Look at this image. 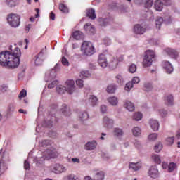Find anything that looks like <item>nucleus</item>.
<instances>
[{
    "instance_id": "1",
    "label": "nucleus",
    "mask_w": 180,
    "mask_h": 180,
    "mask_svg": "<svg viewBox=\"0 0 180 180\" xmlns=\"http://www.w3.org/2000/svg\"><path fill=\"white\" fill-rule=\"evenodd\" d=\"M0 65L1 67H8V68H16L12 58H11V51H2L0 52Z\"/></svg>"
},
{
    "instance_id": "2",
    "label": "nucleus",
    "mask_w": 180,
    "mask_h": 180,
    "mask_svg": "<svg viewBox=\"0 0 180 180\" xmlns=\"http://www.w3.org/2000/svg\"><path fill=\"white\" fill-rule=\"evenodd\" d=\"M56 91L60 95L68 92L69 95H72L75 92V82L74 80H68L66 82V87L63 85H59L56 87Z\"/></svg>"
},
{
    "instance_id": "3",
    "label": "nucleus",
    "mask_w": 180,
    "mask_h": 180,
    "mask_svg": "<svg viewBox=\"0 0 180 180\" xmlns=\"http://www.w3.org/2000/svg\"><path fill=\"white\" fill-rule=\"evenodd\" d=\"M56 154L54 149H47L43 153V156L40 158H37L35 162L37 165H40L44 162L45 160H50V158H56Z\"/></svg>"
},
{
    "instance_id": "4",
    "label": "nucleus",
    "mask_w": 180,
    "mask_h": 180,
    "mask_svg": "<svg viewBox=\"0 0 180 180\" xmlns=\"http://www.w3.org/2000/svg\"><path fill=\"white\" fill-rule=\"evenodd\" d=\"M82 51L84 56L91 57V56L95 54V47L91 41H85L82 44Z\"/></svg>"
},
{
    "instance_id": "5",
    "label": "nucleus",
    "mask_w": 180,
    "mask_h": 180,
    "mask_svg": "<svg viewBox=\"0 0 180 180\" xmlns=\"http://www.w3.org/2000/svg\"><path fill=\"white\" fill-rule=\"evenodd\" d=\"M154 58H155V53L151 50L146 51L142 63L143 67H150L153 65Z\"/></svg>"
},
{
    "instance_id": "6",
    "label": "nucleus",
    "mask_w": 180,
    "mask_h": 180,
    "mask_svg": "<svg viewBox=\"0 0 180 180\" xmlns=\"http://www.w3.org/2000/svg\"><path fill=\"white\" fill-rule=\"evenodd\" d=\"M21 56L22 52H20V49L18 47H15L12 52H10V57L11 58V60L14 64V66H15V68L17 67H19V64H20Z\"/></svg>"
},
{
    "instance_id": "7",
    "label": "nucleus",
    "mask_w": 180,
    "mask_h": 180,
    "mask_svg": "<svg viewBox=\"0 0 180 180\" xmlns=\"http://www.w3.org/2000/svg\"><path fill=\"white\" fill-rule=\"evenodd\" d=\"M7 20L11 27H18L20 25V16L18 14H9L8 15Z\"/></svg>"
},
{
    "instance_id": "8",
    "label": "nucleus",
    "mask_w": 180,
    "mask_h": 180,
    "mask_svg": "<svg viewBox=\"0 0 180 180\" xmlns=\"http://www.w3.org/2000/svg\"><path fill=\"white\" fill-rule=\"evenodd\" d=\"M148 175L152 179H157V178H160V172L158 171V167L155 165L149 167Z\"/></svg>"
},
{
    "instance_id": "9",
    "label": "nucleus",
    "mask_w": 180,
    "mask_h": 180,
    "mask_svg": "<svg viewBox=\"0 0 180 180\" xmlns=\"http://www.w3.org/2000/svg\"><path fill=\"white\" fill-rule=\"evenodd\" d=\"M51 171L54 174H63V172H66L67 167L60 164H55L51 166Z\"/></svg>"
},
{
    "instance_id": "10",
    "label": "nucleus",
    "mask_w": 180,
    "mask_h": 180,
    "mask_svg": "<svg viewBox=\"0 0 180 180\" xmlns=\"http://www.w3.org/2000/svg\"><path fill=\"white\" fill-rule=\"evenodd\" d=\"M98 63L100 65V67H102L103 68H106L108 67V58H106V55L101 53L98 56Z\"/></svg>"
},
{
    "instance_id": "11",
    "label": "nucleus",
    "mask_w": 180,
    "mask_h": 180,
    "mask_svg": "<svg viewBox=\"0 0 180 180\" xmlns=\"http://www.w3.org/2000/svg\"><path fill=\"white\" fill-rule=\"evenodd\" d=\"M46 49L45 46L44 49H43L38 55L35 56L34 58V63L36 65H41L43 64V56H44V53H46Z\"/></svg>"
},
{
    "instance_id": "12",
    "label": "nucleus",
    "mask_w": 180,
    "mask_h": 180,
    "mask_svg": "<svg viewBox=\"0 0 180 180\" xmlns=\"http://www.w3.org/2000/svg\"><path fill=\"white\" fill-rule=\"evenodd\" d=\"M162 67L167 74H172L174 72V66L169 63V61L165 60L162 62Z\"/></svg>"
},
{
    "instance_id": "13",
    "label": "nucleus",
    "mask_w": 180,
    "mask_h": 180,
    "mask_svg": "<svg viewBox=\"0 0 180 180\" xmlns=\"http://www.w3.org/2000/svg\"><path fill=\"white\" fill-rule=\"evenodd\" d=\"M165 54H167L171 58H176L178 57L179 53L178 51L175 49H172L170 48H167L164 50Z\"/></svg>"
},
{
    "instance_id": "14",
    "label": "nucleus",
    "mask_w": 180,
    "mask_h": 180,
    "mask_svg": "<svg viewBox=\"0 0 180 180\" xmlns=\"http://www.w3.org/2000/svg\"><path fill=\"white\" fill-rule=\"evenodd\" d=\"M147 29L140 24H137L134 27V33L136 34H144Z\"/></svg>"
},
{
    "instance_id": "15",
    "label": "nucleus",
    "mask_w": 180,
    "mask_h": 180,
    "mask_svg": "<svg viewBox=\"0 0 180 180\" xmlns=\"http://www.w3.org/2000/svg\"><path fill=\"white\" fill-rule=\"evenodd\" d=\"M103 124L105 129H112L113 127V120L108 117H104Z\"/></svg>"
},
{
    "instance_id": "16",
    "label": "nucleus",
    "mask_w": 180,
    "mask_h": 180,
    "mask_svg": "<svg viewBox=\"0 0 180 180\" xmlns=\"http://www.w3.org/2000/svg\"><path fill=\"white\" fill-rule=\"evenodd\" d=\"M149 124L153 131H158L160 129V122H158V120L150 119L149 121Z\"/></svg>"
},
{
    "instance_id": "17",
    "label": "nucleus",
    "mask_w": 180,
    "mask_h": 180,
    "mask_svg": "<svg viewBox=\"0 0 180 180\" xmlns=\"http://www.w3.org/2000/svg\"><path fill=\"white\" fill-rule=\"evenodd\" d=\"M97 144L96 141L87 142L84 146V150L86 151H92V150H95V148H96Z\"/></svg>"
},
{
    "instance_id": "18",
    "label": "nucleus",
    "mask_w": 180,
    "mask_h": 180,
    "mask_svg": "<svg viewBox=\"0 0 180 180\" xmlns=\"http://www.w3.org/2000/svg\"><path fill=\"white\" fill-rule=\"evenodd\" d=\"M84 29L88 34H95V27L91 25L90 22H87L84 25Z\"/></svg>"
},
{
    "instance_id": "19",
    "label": "nucleus",
    "mask_w": 180,
    "mask_h": 180,
    "mask_svg": "<svg viewBox=\"0 0 180 180\" xmlns=\"http://www.w3.org/2000/svg\"><path fill=\"white\" fill-rule=\"evenodd\" d=\"M8 169V166L6 163L4 161L2 158H0V176H2L5 174V171Z\"/></svg>"
},
{
    "instance_id": "20",
    "label": "nucleus",
    "mask_w": 180,
    "mask_h": 180,
    "mask_svg": "<svg viewBox=\"0 0 180 180\" xmlns=\"http://www.w3.org/2000/svg\"><path fill=\"white\" fill-rule=\"evenodd\" d=\"M155 11L161 12L164 9V2L162 0H156L154 4Z\"/></svg>"
},
{
    "instance_id": "21",
    "label": "nucleus",
    "mask_w": 180,
    "mask_h": 180,
    "mask_svg": "<svg viewBox=\"0 0 180 180\" xmlns=\"http://www.w3.org/2000/svg\"><path fill=\"white\" fill-rule=\"evenodd\" d=\"M124 108L127 109L129 112H133L136 107H134V104L131 103L130 101H126L124 104Z\"/></svg>"
},
{
    "instance_id": "22",
    "label": "nucleus",
    "mask_w": 180,
    "mask_h": 180,
    "mask_svg": "<svg viewBox=\"0 0 180 180\" xmlns=\"http://www.w3.org/2000/svg\"><path fill=\"white\" fill-rule=\"evenodd\" d=\"M129 168V169H132V171H139L141 168V162H130Z\"/></svg>"
},
{
    "instance_id": "23",
    "label": "nucleus",
    "mask_w": 180,
    "mask_h": 180,
    "mask_svg": "<svg viewBox=\"0 0 180 180\" xmlns=\"http://www.w3.org/2000/svg\"><path fill=\"white\" fill-rule=\"evenodd\" d=\"M72 36L75 40H82L84 39V33L81 31H75L72 34Z\"/></svg>"
},
{
    "instance_id": "24",
    "label": "nucleus",
    "mask_w": 180,
    "mask_h": 180,
    "mask_svg": "<svg viewBox=\"0 0 180 180\" xmlns=\"http://www.w3.org/2000/svg\"><path fill=\"white\" fill-rule=\"evenodd\" d=\"M58 71H60V64L57 63L54 68L52 69V70L50 72V77L51 78H52V79H53V78H56V77H57V73L56 72H58Z\"/></svg>"
},
{
    "instance_id": "25",
    "label": "nucleus",
    "mask_w": 180,
    "mask_h": 180,
    "mask_svg": "<svg viewBox=\"0 0 180 180\" xmlns=\"http://www.w3.org/2000/svg\"><path fill=\"white\" fill-rule=\"evenodd\" d=\"M108 102L112 106H117V103H119V98L116 96H111L108 98Z\"/></svg>"
},
{
    "instance_id": "26",
    "label": "nucleus",
    "mask_w": 180,
    "mask_h": 180,
    "mask_svg": "<svg viewBox=\"0 0 180 180\" xmlns=\"http://www.w3.org/2000/svg\"><path fill=\"white\" fill-rule=\"evenodd\" d=\"M94 180H105V172L102 171L96 172L94 176Z\"/></svg>"
},
{
    "instance_id": "27",
    "label": "nucleus",
    "mask_w": 180,
    "mask_h": 180,
    "mask_svg": "<svg viewBox=\"0 0 180 180\" xmlns=\"http://www.w3.org/2000/svg\"><path fill=\"white\" fill-rule=\"evenodd\" d=\"M61 112L65 116H70L71 115V110L68 105L64 104L61 108Z\"/></svg>"
},
{
    "instance_id": "28",
    "label": "nucleus",
    "mask_w": 180,
    "mask_h": 180,
    "mask_svg": "<svg viewBox=\"0 0 180 180\" xmlns=\"http://www.w3.org/2000/svg\"><path fill=\"white\" fill-rule=\"evenodd\" d=\"M89 102L91 106H96L98 105V97L94 95L90 96Z\"/></svg>"
},
{
    "instance_id": "29",
    "label": "nucleus",
    "mask_w": 180,
    "mask_h": 180,
    "mask_svg": "<svg viewBox=\"0 0 180 180\" xmlns=\"http://www.w3.org/2000/svg\"><path fill=\"white\" fill-rule=\"evenodd\" d=\"M89 117V115L86 112H82L79 115V119L81 122H85V120H88Z\"/></svg>"
},
{
    "instance_id": "30",
    "label": "nucleus",
    "mask_w": 180,
    "mask_h": 180,
    "mask_svg": "<svg viewBox=\"0 0 180 180\" xmlns=\"http://www.w3.org/2000/svg\"><path fill=\"white\" fill-rule=\"evenodd\" d=\"M18 4V0H6V5H7L8 8H15Z\"/></svg>"
},
{
    "instance_id": "31",
    "label": "nucleus",
    "mask_w": 180,
    "mask_h": 180,
    "mask_svg": "<svg viewBox=\"0 0 180 180\" xmlns=\"http://www.w3.org/2000/svg\"><path fill=\"white\" fill-rule=\"evenodd\" d=\"M86 15L88 18L92 19L93 20L96 18V15L95 14V9L94 8L87 10Z\"/></svg>"
},
{
    "instance_id": "32",
    "label": "nucleus",
    "mask_w": 180,
    "mask_h": 180,
    "mask_svg": "<svg viewBox=\"0 0 180 180\" xmlns=\"http://www.w3.org/2000/svg\"><path fill=\"white\" fill-rule=\"evenodd\" d=\"M165 103L168 105V106H172L174 105V96L169 95L165 98Z\"/></svg>"
},
{
    "instance_id": "33",
    "label": "nucleus",
    "mask_w": 180,
    "mask_h": 180,
    "mask_svg": "<svg viewBox=\"0 0 180 180\" xmlns=\"http://www.w3.org/2000/svg\"><path fill=\"white\" fill-rule=\"evenodd\" d=\"M118 64L119 61L116 58H113L109 62L108 65L110 68H116Z\"/></svg>"
},
{
    "instance_id": "34",
    "label": "nucleus",
    "mask_w": 180,
    "mask_h": 180,
    "mask_svg": "<svg viewBox=\"0 0 180 180\" xmlns=\"http://www.w3.org/2000/svg\"><path fill=\"white\" fill-rule=\"evenodd\" d=\"M156 29H161V25L164 23V18L162 17H158L156 18Z\"/></svg>"
},
{
    "instance_id": "35",
    "label": "nucleus",
    "mask_w": 180,
    "mask_h": 180,
    "mask_svg": "<svg viewBox=\"0 0 180 180\" xmlns=\"http://www.w3.org/2000/svg\"><path fill=\"white\" fill-rule=\"evenodd\" d=\"M132 133L135 137H139L141 134V129L139 127H135L132 129Z\"/></svg>"
},
{
    "instance_id": "36",
    "label": "nucleus",
    "mask_w": 180,
    "mask_h": 180,
    "mask_svg": "<svg viewBox=\"0 0 180 180\" xmlns=\"http://www.w3.org/2000/svg\"><path fill=\"white\" fill-rule=\"evenodd\" d=\"M173 20H174V18H172V16L171 15H165L163 19L164 23H165V25H169V23H172Z\"/></svg>"
},
{
    "instance_id": "37",
    "label": "nucleus",
    "mask_w": 180,
    "mask_h": 180,
    "mask_svg": "<svg viewBox=\"0 0 180 180\" xmlns=\"http://www.w3.org/2000/svg\"><path fill=\"white\" fill-rule=\"evenodd\" d=\"M49 146H51V141L46 139V140H44L41 142L39 143V146L40 147H49Z\"/></svg>"
},
{
    "instance_id": "38",
    "label": "nucleus",
    "mask_w": 180,
    "mask_h": 180,
    "mask_svg": "<svg viewBox=\"0 0 180 180\" xmlns=\"http://www.w3.org/2000/svg\"><path fill=\"white\" fill-rule=\"evenodd\" d=\"M107 92L108 94H115L116 92V85L110 84L107 87Z\"/></svg>"
},
{
    "instance_id": "39",
    "label": "nucleus",
    "mask_w": 180,
    "mask_h": 180,
    "mask_svg": "<svg viewBox=\"0 0 180 180\" xmlns=\"http://www.w3.org/2000/svg\"><path fill=\"white\" fill-rule=\"evenodd\" d=\"M114 136H116L117 137H122V136H123V130L120 128H115L114 129Z\"/></svg>"
},
{
    "instance_id": "40",
    "label": "nucleus",
    "mask_w": 180,
    "mask_h": 180,
    "mask_svg": "<svg viewBox=\"0 0 180 180\" xmlns=\"http://www.w3.org/2000/svg\"><path fill=\"white\" fill-rule=\"evenodd\" d=\"M141 119H143V114L141 112H135L133 115V120H136V122H139Z\"/></svg>"
},
{
    "instance_id": "41",
    "label": "nucleus",
    "mask_w": 180,
    "mask_h": 180,
    "mask_svg": "<svg viewBox=\"0 0 180 180\" xmlns=\"http://www.w3.org/2000/svg\"><path fill=\"white\" fill-rule=\"evenodd\" d=\"M79 75L80 78H89V77H91V73H89V71L85 70L82 71Z\"/></svg>"
},
{
    "instance_id": "42",
    "label": "nucleus",
    "mask_w": 180,
    "mask_h": 180,
    "mask_svg": "<svg viewBox=\"0 0 180 180\" xmlns=\"http://www.w3.org/2000/svg\"><path fill=\"white\" fill-rule=\"evenodd\" d=\"M59 9L63 13H68V8L67 7V6L64 5V4H60L59 5Z\"/></svg>"
},
{
    "instance_id": "43",
    "label": "nucleus",
    "mask_w": 180,
    "mask_h": 180,
    "mask_svg": "<svg viewBox=\"0 0 180 180\" xmlns=\"http://www.w3.org/2000/svg\"><path fill=\"white\" fill-rule=\"evenodd\" d=\"M155 153H160L161 150H162V143L161 142H158L154 148Z\"/></svg>"
},
{
    "instance_id": "44",
    "label": "nucleus",
    "mask_w": 180,
    "mask_h": 180,
    "mask_svg": "<svg viewBox=\"0 0 180 180\" xmlns=\"http://www.w3.org/2000/svg\"><path fill=\"white\" fill-rule=\"evenodd\" d=\"M152 159L156 164H161V158H160V155H153Z\"/></svg>"
},
{
    "instance_id": "45",
    "label": "nucleus",
    "mask_w": 180,
    "mask_h": 180,
    "mask_svg": "<svg viewBox=\"0 0 180 180\" xmlns=\"http://www.w3.org/2000/svg\"><path fill=\"white\" fill-rule=\"evenodd\" d=\"M174 141H175V137H174V136L167 137L166 139V143L168 146H172V144H174Z\"/></svg>"
},
{
    "instance_id": "46",
    "label": "nucleus",
    "mask_w": 180,
    "mask_h": 180,
    "mask_svg": "<svg viewBox=\"0 0 180 180\" xmlns=\"http://www.w3.org/2000/svg\"><path fill=\"white\" fill-rule=\"evenodd\" d=\"M129 72H131V74H134V72H136V71H137V66L136 65V64H131L129 67Z\"/></svg>"
},
{
    "instance_id": "47",
    "label": "nucleus",
    "mask_w": 180,
    "mask_h": 180,
    "mask_svg": "<svg viewBox=\"0 0 180 180\" xmlns=\"http://www.w3.org/2000/svg\"><path fill=\"white\" fill-rule=\"evenodd\" d=\"M57 85H58V81L54 80L51 84H48V88L49 89H53V88H55Z\"/></svg>"
},
{
    "instance_id": "48",
    "label": "nucleus",
    "mask_w": 180,
    "mask_h": 180,
    "mask_svg": "<svg viewBox=\"0 0 180 180\" xmlns=\"http://www.w3.org/2000/svg\"><path fill=\"white\" fill-rule=\"evenodd\" d=\"M153 89V85L150 83H145L144 84V91H146L147 92L151 91Z\"/></svg>"
},
{
    "instance_id": "49",
    "label": "nucleus",
    "mask_w": 180,
    "mask_h": 180,
    "mask_svg": "<svg viewBox=\"0 0 180 180\" xmlns=\"http://www.w3.org/2000/svg\"><path fill=\"white\" fill-rule=\"evenodd\" d=\"M8 91V85L6 84H1L0 85V94H4Z\"/></svg>"
},
{
    "instance_id": "50",
    "label": "nucleus",
    "mask_w": 180,
    "mask_h": 180,
    "mask_svg": "<svg viewBox=\"0 0 180 180\" xmlns=\"http://www.w3.org/2000/svg\"><path fill=\"white\" fill-rule=\"evenodd\" d=\"M158 137V134L156 133L151 134L148 136V139L150 141H154L155 140H157Z\"/></svg>"
},
{
    "instance_id": "51",
    "label": "nucleus",
    "mask_w": 180,
    "mask_h": 180,
    "mask_svg": "<svg viewBox=\"0 0 180 180\" xmlns=\"http://www.w3.org/2000/svg\"><path fill=\"white\" fill-rule=\"evenodd\" d=\"M64 180H78V177L75 174H70L65 177Z\"/></svg>"
},
{
    "instance_id": "52",
    "label": "nucleus",
    "mask_w": 180,
    "mask_h": 180,
    "mask_svg": "<svg viewBox=\"0 0 180 180\" xmlns=\"http://www.w3.org/2000/svg\"><path fill=\"white\" fill-rule=\"evenodd\" d=\"M133 86H134L133 83L131 82H129L126 84L124 89H125V91L129 92L130 91V89H131V88H133Z\"/></svg>"
},
{
    "instance_id": "53",
    "label": "nucleus",
    "mask_w": 180,
    "mask_h": 180,
    "mask_svg": "<svg viewBox=\"0 0 180 180\" xmlns=\"http://www.w3.org/2000/svg\"><path fill=\"white\" fill-rule=\"evenodd\" d=\"M176 167V165H175V163H170L167 168L168 172H172V171H174Z\"/></svg>"
},
{
    "instance_id": "54",
    "label": "nucleus",
    "mask_w": 180,
    "mask_h": 180,
    "mask_svg": "<svg viewBox=\"0 0 180 180\" xmlns=\"http://www.w3.org/2000/svg\"><path fill=\"white\" fill-rule=\"evenodd\" d=\"M153 0H147L145 3V8L150 9L153 6Z\"/></svg>"
},
{
    "instance_id": "55",
    "label": "nucleus",
    "mask_w": 180,
    "mask_h": 180,
    "mask_svg": "<svg viewBox=\"0 0 180 180\" xmlns=\"http://www.w3.org/2000/svg\"><path fill=\"white\" fill-rule=\"evenodd\" d=\"M26 95H27V91H26V90L22 89L18 96L19 99H21L22 98H25L26 96Z\"/></svg>"
},
{
    "instance_id": "56",
    "label": "nucleus",
    "mask_w": 180,
    "mask_h": 180,
    "mask_svg": "<svg viewBox=\"0 0 180 180\" xmlns=\"http://www.w3.org/2000/svg\"><path fill=\"white\" fill-rule=\"evenodd\" d=\"M100 112L101 113H106V112H108V106H106V105H101L100 106Z\"/></svg>"
},
{
    "instance_id": "57",
    "label": "nucleus",
    "mask_w": 180,
    "mask_h": 180,
    "mask_svg": "<svg viewBox=\"0 0 180 180\" xmlns=\"http://www.w3.org/2000/svg\"><path fill=\"white\" fill-rule=\"evenodd\" d=\"M134 85H137L140 82V78L139 77H133L131 82Z\"/></svg>"
},
{
    "instance_id": "58",
    "label": "nucleus",
    "mask_w": 180,
    "mask_h": 180,
    "mask_svg": "<svg viewBox=\"0 0 180 180\" xmlns=\"http://www.w3.org/2000/svg\"><path fill=\"white\" fill-rule=\"evenodd\" d=\"M76 84L78 85L79 88H82L84 86V80L81 79H77L76 80Z\"/></svg>"
},
{
    "instance_id": "59",
    "label": "nucleus",
    "mask_w": 180,
    "mask_h": 180,
    "mask_svg": "<svg viewBox=\"0 0 180 180\" xmlns=\"http://www.w3.org/2000/svg\"><path fill=\"white\" fill-rule=\"evenodd\" d=\"M117 82L118 84H123V82H124V79H123V77H122V75H118L117 77Z\"/></svg>"
},
{
    "instance_id": "60",
    "label": "nucleus",
    "mask_w": 180,
    "mask_h": 180,
    "mask_svg": "<svg viewBox=\"0 0 180 180\" xmlns=\"http://www.w3.org/2000/svg\"><path fill=\"white\" fill-rule=\"evenodd\" d=\"M160 116H162V117H165V116H167L168 112H167V110H158Z\"/></svg>"
},
{
    "instance_id": "61",
    "label": "nucleus",
    "mask_w": 180,
    "mask_h": 180,
    "mask_svg": "<svg viewBox=\"0 0 180 180\" xmlns=\"http://www.w3.org/2000/svg\"><path fill=\"white\" fill-rule=\"evenodd\" d=\"M162 2H164L163 5L166 6H171L172 5V0H162Z\"/></svg>"
},
{
    "instance_id": "62",
    "label": "nucleus",
    "mask_w": 180,
    "mask_h": 180,
    "mask_svg": "<svg viewBox=\"0 0 180 180\" xmlns=\"http://www.w3.org/2000/svg\"><path fill=\"white\" fill-rule=\"evenodd\" d=\"M24 168L25 169H30V163H29V161L25 160Z\"/></svg>"
},
{
    "instance_id": "63",
    "label": "nucleus",
    "mask_w": 180,
    "mask_h": 180,
    "mask_svg": "<svg viewBox=\"0 0 180 180\" xmlns=\"http://www.w3.org/2000/svg\"><path fill=\"white\" fill-rule=\"evenodd\" d=\"M13 110H15V105L13 104H10L8 108V113L13 112Z\"/></svg>"
},
{
    "instance_id": "64",
    "label": "nucleus",
    "mask_w": 180,
    "mask_h": 180,
    "mask_svg": "<svg viewBox=\"0 0 180 180\" xmlns=\"http://www.w3.org/2000/svg\"><path fill=\"white\" fill-rule=\"evenodd\" d=\"M62 64L63 65H68V60H67V58H65V57H63L62 58Z\"/></svg>"
}]
</instances>
